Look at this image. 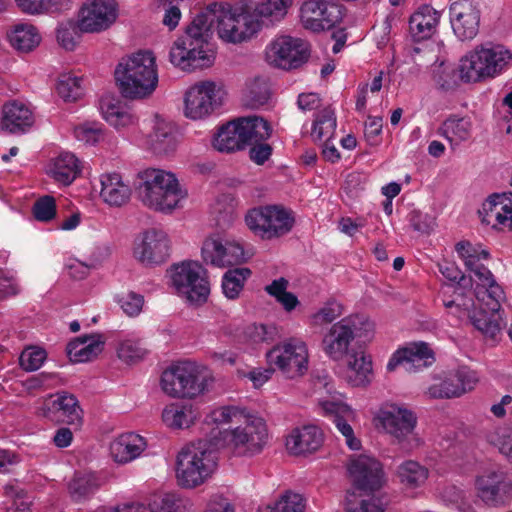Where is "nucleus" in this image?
<instances>
[{
  "label": "nucleus",
  "mask_w": 512,
  "mask_h": 512,
  "mask_svg": "<svg viewBox=\"0 0 512 512\" xmlns=\"http://www.w3.org/2000/svg\"><path fill=\"white\" fill-rule=\"evenodd\" d=\"M117 353L121 360L130 364L143 359L147 351L139 341L125 340L120 343Z\"/></svg>",
  "instance_id": "nucleus-55"
},
{
  "label": "nucleus",
  "mask_w": 512,
  "mask_h": 512,
  "mask_svg": "<svg viewBox=\"0 0 512 512\" xmlns=\"http://www.w3.org/2000/svg\"><path fill=\"white\" fill-rule=\"evenodd\" d=\"M292 3V0H265L257 6L256 12L263 22L274 24L284 19Z\"/></svg>",
  "instance_id": "nucleus-49"
},
{
  "label": "nucleus",
  "mask_w": 512,
  "mask_h": 512,
  "mask_svg": "<svg viewBox=\"0 0 512 512\" xmlns=\"http://www.w3.org/2000/svg\"><path fill=\"white\" fill-rule=\"evenodd\" d=\"M215 25L219 38L231 44H240L253 37L260 29L259 22L250 14L237 12L226 2L207 5L186 27L185 34L172 45L170 62L183 71L210 67L214 53L207 49L211 29Z\"/></svg>",
  "instance_id": "nucleus-1"
},
{
  "label": "nucleus",
  "mask_w": 512,
  "mask_h": 512,
  "mask_svg": "<svg viewBox=\"0 0 512 512\" xmlns=\"http://www.w3.org/2000/svg\"><path fill=\"white\" fill-rule=\"evenodd\" d=\"M117 18L115 0H87L78 12L77 28L84 33L107 30Z\"/></svg>",
  "instance_id": "nucleus-16"
},
{
  "label": "nucleus",
  "mask_w": 512,
  "mask_h": 512,
  "mask_svg": "<svg viewBox=\"0 0 512 512\" xmlns=\"http://www.w3.org/2000/svg\"><path fill=\"white\" fill-rule=\"evenodd\" d=\"M434 354L427 343L414 342L396 350L387 363V370L392 372L403 366L407 372H415L430 366L434 362Z\"/></svg>",
  "instance_id": "nucleus-23"
},
{
  "label": "nucleus",
  "mask_w": 512,
  "mask_h": 512,
  "mask_svg": "<svg viewBox=\"0 0 512 512\" xmlns=\"http://www.w3.org/2000/svg\"><path fill=\"white\" fill-rule=\"evenodd\" d=\"M18 7L28 14H40L49 11L57 0H15Z\"/></svg>",
  "instance_id": "nucleus-63"
},
{
  "label": "nucleus",
  "mask_w": 512,
  "mask_h": 512,
  "mask_svg": "<svg viewBox=\"0 0 512 512\" xmlns=\"http://www.w3.org/2000/svg\"><path fill=\"white\" fill-rule=\"evenodd\" d=\"M456 251L459 257L464 261L466 268L471 273V278L478 280H487V276H492L491 271L482 263L488 260L489 252L480 245H473L468 241H461L456 244Z\"/></svg>",
  "instance_id": "nucleus-27"
},
{
  "label": "nucleus",
  "mask_w": 512,
  "mask_h": 512,
  "mask_svg": "<svg viewBox=\"0 0 512 512\" xmlns=\"http://www.w3.org/2000/svg\"><path fill=\"white\" fill-rule=\"evenodd\" d=\"M309 44L302 39L281 36L266 48L267 61L278 68L291 69L300 66L309 57Z\"/></svg>",
  "instance_id": "nucleus-15"
},
{
  "label": "nucleus",
  "mask_w": 512,
  "mask_h": 512,
  "mask_svg": "<svg viewBox=\"0 0 512 512\" xmlns=\"http://www.w3.org/2000/svg\"><path fill=\"white\" fill-rule=\"evenodd\" d=\"M79 37L76 27L71 23L61 24L57 29V41L65 50H74Z\"/></svg>",
  "instance_id": "nucleus-60"
},
{
  "label": "nucleus",
  "mask_w": 512,
  "mask_h": 512,
  "mask_svg": "<svg viewBox=\"0 0 512 512\" xmlns=\"http://www.w3.org/2000/svg\"><path fill=\"white\" fill-rule=\"evenodd\" d=\"M356 325L351 318H343L332 324L324 333L321 348L325 355L334 361L344 360L355 352Z\"/></svg>",
  "instance_id": "nucleus-17"
},
{
  "label": "nucleus",
  "mask_w": 512,
  "mask_h": 512,
  "mask_svg": "<svg viewBox=\"0 0 512 512\" xmlns=\"http://www.w3.org/2000/svg\"><path fill=\"white\" fill-rule=\"evenodd\" d=\"M469 317L472 325L486 339L498 341L502 328L505 326L501 313L477 309Z\"/></svg>",
  "instance_id": "nucleus-36"
},
{
  "label": "nucleus",
  "mask_w": 512,
  "mask_h": 512,
  "mask_svg": "<svg viewBox=\"0 0 512 512\" xmlns=\"http://www.w3.org/2000/svg\"><path fill=\"white\" fill-rule=\"evenodd\" d=\"M348 472L353 485L363 491H376L386 483L382 464L369 455H358L351 458Z\"/></svg>",
  "instance_id": "nucleus-21"
},
{
  "label": "nucleus",
  "mask_w": 512,
  "mask_h": 512,
  "mask_svg": "<svg viewBox=\"0 0 512 512\" xmlns=\"http://www.w3.org/2000/svg\"><path fill=\"white\" fill-rule=\"evenodd\" d=\"M266 359L270 366L277 367L286 378L295 379L308 370V347L301 339L289 338L270 349Z\"/></svg>",
  "instance_id": "nucleus-11"
},
{
  "label": "nucleus",
  "mask_w": 512,
  "mask_h": 512,
  "mask_svg": "<svg viewBox=\"0 0 512 512\" xmlns=\"http://www.w3.org/2000/svg\"><path fill=\"white\" fill-rule=\"evenodd\" d=\"M487 440L499 451L512 459V433L505 428H496L487 434Z\"/></svg>",
  "instance_id": "nucleus-56"
},
{
  "label": "nucleus",
  "mask_w": 512,
  "mask_h": 512,
  "mask_svg": "<svg viewBox=\"0 0 512 512\" xmlns=\"http://www.w3.org/2000/svg\"><path fill=\"white\" fill-rule=\"evenodd\" d=\"M74 136L78 141L95 144L102 137V125L96 122H85L74 128Z\"/></svg>",
  "instance_id": "nucleus-57"
},
{
  "label": "nucleus",
  "mask_w": 512,
  "mask_h": 512,
  "mask_svg": "<svg viewBox=\"0 0 512 512\" xmlns=\"http://www.w3.org/2000/svg\"><path fill=\"white\" fill-rule=\"evenodd\" d=\"M147 144L154 153L159 155L173 152L177 140L172 124L164 120L157 121L153 131L148 135Z\"/></svg>",
  "instance_id": "nucleus-37"
},
{
  "label": "nucleus",
  "mask_w": 512,
  "mask_h": 512,
  "mask_svg": "<svg viewBox=\"0 0 512 512\" xmlns=\"http://www.w3.org/2000/svg\"><path fill=\"white\" fill-rule=\"evenodd\" d=\"M251 276V270L246 267L229 269L222 278V290L228 299H237L244 284Z\"/></svg>",
  "instance_id": "nucleus-46"
},
{
  "label": "nucleus",
  "mask_w": 512,
  "mask_h": 512,
  "mask_svg": "<svg viewBox=\"0 0 512 512\" xmlns=\"http://www.w3.org/2000/svg\"><path fill=\"white\" fill-rule=\"evenodd\" d=\"M100 110L103 118L117 130L134 126L138 120L128 107L111 96L101 99Z\"/></svg>",
  "instance_id": "nucleus-33"
},
{
  "label": "nucleus",
  "mask_w": 512,
  "mask_h": 512,
  "mask_svg": "<svg viewBox=\"0 0 512 512\" xmlns=\"http://www.w3.org/2000/svg\"><path fill=\"white\" fill-rule=\"evenodd\" d=\"M197 417L198 413L192 404L172 403L162 412L163 422L173 429L188 428Z\"/></svg>",
  "instance_id": "nucleus-40"
},
{
  "label": "nucleus",
  "mask_w": 512,
  "mask_h": 512,
  "mask_svg": "<svg viewBox=\"0 0 512 512\" xmlns=\"http://www.w3.org/2000/svg\"><path fill=\"white\" fill-rule=\"evenodd\" d=\"M450 22L456 37L470 41L476 37L480 25V9L474 0H457L450 6Z\"/></svg>",
  "instance_id": "nucleus-22"
},
{
  "label": "nucleus",
  "mask_w": 512,
  "mask_h": 512,
  "mask_svg": "<svg viewBox=\"0 0 512 512\" xmlns=\"http://www.w3.org/2000/svg\"><path fill=\"white\" fill-rule=\"evenodd\" d=\"M115 79L126 98H144L157 87L155 58L150 51H139L121 59L115 69Z\"/></svg>",
  "instance_id": "nucleus-3"
},
{
  "label": "nucleus",
  "mask_w": 512,
  "mask_h": 512,
  "mask_svg": "<svg viewBox=\"0 0 512 512\" xmlns=\"http://www.w3.org/2000/svg\"><path fill=\"white\" fill-rule=\"evenodd\" d=\"M215 378L204 365L181 361L165 369L161 375L163 392L177 399H195L210 390Z\"/></svg>",
  "instance_id": "nucleus-4"
},
{
  "label": "nucleus",
  "mask_w": 512,
  "mask_h": 512,
  "mask_svg": "<svg viewBox=\"0 0 512 512\" xmlns=\"http://www.w3.org/2000/svg\"><path fill=\"white\" fill-rule=\"evenodd\" d=\"M201 254L206 264L219 268L238 265L248 259L244 248L238 242L219 235L204 240Z\"/></svg>",
  "instance_id": "nucleus-18"
},
{
  "label": "nucleus",
  "mask_w": 512,
  "mask_h": 512,
  "mask_svg": "<svg viewBox=\"0 0 512 512\" xmlns=\"http://www.w3.org/2000/svg\"><path fill=\"white\" fill-rule=\"evenodd\" d=\"M34 124L31 109L23 102L13 100L2 108V127L10 133H24Z\"/></svg>",
  "instance_id": "nucleus-28"
},
{
  "label": "nucleus",
  "mask_w": 512,
  "mask_h": 512,
  "mask_svg": "<svg viewBox=\"0 0 512 512\" xmlns=\"http://www.w3.org/2000/svg\"><path fill=\"white\" fill-rule=\"evenodd\" d=\"M512 64V53L503 45L477 46L459 64L460 78L466 82L495 77Z\"/></svg>",
  "instance_id": "nucleus-7"
},
{
  "label": "nucleus",
  "mask_w": 512,
  "mask_h": 512,
  "mask_svg": "<svg viewBox=\"0 0 512 512\" xmlns=\"http://www.w3.org/2000/svg\"><path fill=\"white\" fill-rule=\"evenodd\" d=\"M294 221L292 211L279 205L253 208L245 217L248 228L262 239H273L287 234Z\"/></svg>",
  "instance_id": "nucleus-9"
},
{
  "label": "nucleus",
  "mask_w": 512,
  "mask_h": 512,
  "mask_svg": "<svg viewBox=\"0 0 512 512\" xmlns=\"http://www.w3.org/2000/svg\"><path fill=\"white\" fill-rule=\"evenodd\" d=\"M379 419L384 430L403 448L412 449L418 444V439L414 435L417 419L413 412L406 408L392 406L382 411Z\"/></svg>",
  "instance_id": "nucleus-20"
},
{
  "label": "nucleus",
  "mask_w": 512,
  "mask_h": 512,
  "mask_svg": "<svg viewBox=\"0 0 512 512\" xmlns=\"http://www.w3.org/2000/svg\"><path fill=\"white\" fill-rule=\"evenodd\" d=\"M118 303L122 310L132 317L137 316L142 311L144 298L140 294L128 292L118 297Z\"/></svg>",
  "instance_id": "nucleus-61"
},
{
  "label": "nucleus",
  "mask_w": 512,
  "mask_h": 512,
  "mask_svg": "<svg viewBox=\"0 0 512 512\" xmlns=\"http://www.w3.org/2000/svg\"><path fill=\"white\" fill-rule=\"evenodd\" d=\"M56 90L64 101H76L83 95L82 78L72 74L59 76Z\"/></svg>",
  "instance_id": "nucleus-50"
},
{
  "label": "nucleus",
  "mask_w": 512,
  "mask_h": 512,
  "mask_svg": "<svg viewBox=\"0 0 512 512\" xmlns=\"http://www.w3.org/2000/svg\"><path fill=\"white\" fill-rule=\"evenodd\" d=\"M241 131L245 147L257 142L266 141L271 135L270 124L258 116L240 118Z\"/></svg>",
  "instance_id": "nucleus-42"
},
{
  "label": "nucleus",
  "mask_w": 512,
  "mask_h": 512,
  "mask_svg": "<svg viewBox=\"0 0 512 512\" xmlns=\"http://www.w3.org/2000/svg\"><path fill=\"white\" fill-rule=\"evenodd\" d=\"M478 496L489 505H496L501 500L504 489V476L500 472L489 471L476 480Z\"/></svg>",
  "instance_id": "nucleus-39"
},
{
  "label": "nucleus",
  "mask_w": 512,
  "mask_h": 512,
  "mask_svg": "<svg viewBox=\"0 0 512 512\" xmlns=\"http://www.w3.org/2000/svg\"><path fill=\"white\" fill-rule=\"evenodd\" d=\"M386 504L376 497L358 500L355 493H348L345 499L346 512H385Z\"/></svg>",
  "instance_id": "nucleus-51"
},
{
  "label": "nucleus",
  "mask_w": 512,
  "mask_h": 512,
  "mask_svg": "<svg viewBox=\"0 0 512 512\" xmlns=\"http://www.w3.org/2000/svg\"><path fill=\"white\" fill-rule=\"evenodd\" d=\"M410 225L415 231L423 234H429L435 226V219L420 211H412L409 215Z\"/></svg>",
  "instance_id": "nucleus-62"
},
{
  "label": "nucleus",
  "mask_w": 512,
  "mask_h": 512,
  "mask_svg": "<svg viewBox=\"0 0 512 512\" xmlns=\"http://www.w3.org/2000/svg\"><path fill=\"white\" fill-rule=\"evenodd\" d=\"M426 394L433 399L459 397L463 394V388L459 387L455 372L450 374L441 383L430 386Z\"/></svg>",
  "instance_id": "nucleus-52"
},
{
  "label": "nucleus",
  "mask_w": 512,
  "mask_h": 512,
  "mask_svg": "<svg viewBox=\"0 0 512 512\" xmlns=\"http://www.w3.org/2000/svg\"><path fill=\"white\" fill-rule=\"evenodd\" d=\"M225 96L226 90L222 81H198L184 94L183 113L191 120L205 119L222 106Z\"/></svg>",
  "instance_id": "nucleus-8"
},
{
  "label": "nucleus",
  "mask_w": 512,
  "mask_h": 512,
  "mask_svg": "<svg viewBox=\"0 0 512 512\" xmlns=\"http://www.w3.org/2000/svg\"><path fill=\"white\" fill-rule=\"evenodd\" d=\"M100 487V481L94 473H76L68 485L71 497L80 501L92 495Z\"/></svg>",
  "instance_id": "nucleus-44"
},
{
  "label": "nucleus",
  "mask_w": 512,
  "mask_h": 512,
  "mask_svg": "<svg viewBox=\"0 0 512 512\" xmlns=\"http://www.w3.org/2000/svg\"><path fill=\"white\" fill-rule=\"evenodd\" d=\"M214 147L220 152H233L245 148L239 119L220 128L214 139Z\"/></svg>",
  "instance_id": "nucleus-41"
},
{
  "label": "nucleus",
  "mask_w": 512,
  "mask_h": 512,
  "mask_svg": "<svg viewBox=\"0 0 512 512\" xmlns=\"http://www.w3.org/2000/svg\"><path fill=\"white\" fill-rule=\"evenodd\" d=\"M205 422L217 430L213 436L215 444L236 456L259 454L268 440L265 421L239 406L216 407L207 414Z\"/></svg>",
  "instance_id": "nucleus-2"
},
{
  "label": "nucleus",
  "mask_w": 512,
  "mask_h": 512,
  "mask_svg": "<svg viewBox=\"0 0 512 512\" xmlns=\"http://www.w3.org/2000/svg\"><path fill=\"white\" fill-rule=\"evenodd\" d=\"M47 357L46 351L42 348L31 347L24 350L19 357L21 368L27 372L38 370Z\"/></svg>",
  "instance_id": "nucleus-54"
},
{
  "label": "nucleus",
  "mask_w": 512,
  "mask_h": 512,
  "mask_svg": "<svg viewBox=\"0 0 512 512\" xmlns=\"http://www.w3.org/2000/svg\"><path fill=\"white\" fill-rule=\"evenodd\" d=\"M32 210L36 220L48 222L56 215L55 199L49 195L43 196L34 203Z\"/></svg>",
  "instance_id": "nucleus-58"
},
{
  "label": "nucleus",
  "mask_w": 512,
  "mask_h": 512,
  "mask_svg": "<svg viewBox=\"0 0 512 512\" xmlns=\"http://www.w3.org/2000/svg\"><path fill=\"white\" fill-rule=\"evenodd\" d=\"M343 17V6L335 0H307L300 7V21L312 32L335 27Z\"/></svg>",
  "instance_id": "nucleus-14"
},
{
  "label": "nucleus",
  "mask_w": 512,
  "mask_h": 512,
  "mask_svg": "<svg viewBox=\"0 0 512 512\" xmlns=\"http://www.w3.org/2000/svg\"><path fill=\"white\" fill-rule=\"evenodd\" d=\"M170 279L177 293L190 303L207 300L210 287L205 269L195 261H184L171 267Z\"/></svg>",
  "instance_id": "nucleus-10"
},
{
  "label": "nucleus",
  "mask_w": 512,
  "mask_h": 512,
  "mask_svg": "<svg viewBox=\"0 0 512 512\" xmlns=\"http://www.w3.org/2000/svg\"><path fill=\"white\" fill-rule=\"evenodd\" d=\"M487 278V280H478L475 286L478 309L501 313V303L505 299V293L493 275Z\"/></svg>",
  "instance_id": "nucleus-34"
},
{
  "label": "nucleus",
  "mask_w": 512,
  "mask_h": 512,
  "mask_svg": "<svg viewBox=\"0 0 512 512\" xmlns=\"http://www.w3.org/2000/svg\"><path fill=\"white\" fill-rule=\"evenodd\" d=\"M343 313V305L335 300H330L311 316V324L314 326H322L332 323L342 316Z\"/></svg>",
  "instance_id": "nucleus-53"
},
{
  "label": "nucleus",
  "mask_w": 512,
  "mask_h": 512,
  "mask_svg": "<svg viewBox=\"0 0 512 512\" xmlns=\"http://www.w3.org/2000/svg\"><path fill=\"white\" fill-rule=\"evenodd\" d=\"M397 474L400 482L410 488L424 484L428 478L427 468L412 460L405 461L399 465Z\"/></svg>",
  "instance_id": "nucleus-47"
},
{
  "label": "nucleus",
  "mask_w": 512,
  "mask_h": 512,
  "mask_svg": "<svg viewBox=\"0 0 512 512\" xmlns=\"http://www.w3.org/2000/svg\"><path fill=\"white\" fill-rule=\"evenodd\" d=\"M315 386L319 389H326L327 393L331 395L328 399L321 398L319 405L326 415L332 417L337 430L345 437L347 446L351 450H359L361 448V441L355 437L354 430L350 425V421L354 419L353 410L343 403L340 394H333V386L328 382V377H318Z\"/></svg>",
  "instance_id": "nucleus-12"
},
{
  "label": "nucleus",
  "mask_w": 512,
  "mask_h": 512,
  "mask_svg": "<svg viewBox=\"0 0 512 512\" xmlns=\"http://www.w3.org/2000/svg\"><path fill=\"white\" fill-rule=\"evenodd\" d=\"M324 435L315 425L295 428L286 439L287 449L295 454H307L317 451L323 444Z\"/></svg>",
  "instance_id": "nucleus-26"
},
{
  "label": "nucleus",
  "mask_w": 512,
  "mask_h": 512,
  "mask_svg": "<svg viewBox=\"0 0 512 512\" xmlns=\"http://www.w3.org/2000/svg\"><path fill=\"white\" fill-rule=\"evenodd\" d=\"M217 468V457L206 441L190 443L177 456L176 475L183 487L203 484Z\"/></svg>",
  "instance_id": "nucleus-6"
},
{
  "label": "nucleus",
  "mask_w": 512,
  "mask_h": 512,
  "mask_svg": "<svg viewBox=\"0 0 512 512\" xmlns=\"http://www.w3.org/2000/svg\"><path fill=\"white\" fill-rule=\"evenodd\" d=\"M336 129V117L334 110L325 107L320 110L314 119L311 136L314 141L330 140Z\"/></svg>",
  "instance_id": "nucleus-45"
},
{
  "label": "nucleus",
  "mask_w": 512,
  "mask_h": 512,
  "mask_svg": "<svg viewBox=\"0 0 512 512\" xmlns=\"http://www.w3.org/2000/svg\"><path fill=\"white\" fill-rule=\"evenodd\" d=\"M455 375L456 380L459 382V387L463 388V394L471 391L478 382L476 372L467 367H460L455 371Z\"/></svg>",
  "instance_id": "nucleus-64"
},
{
  "label": "nucleus",
  "mask_w": 512,
  "mask_h": 512,
  "mask_svg": "<svg viewBox=\"0 0 512 512\" xmlns=\"http://www.w3.org/2000/svg\"><path fill=\"white\" fill-rule=\"evenodd\" d=\"M305 500L297 493H287L276 502L275 512H304Z\"/></svg>",
  "instance_id": "nucleus-59"
},
{
  "label": "nucleus",
  "mask_w": 512,
  "mask_h": 512,
  "mask_svg": "<svg viewBox=\"0 0 512 512\" xmlns=\"http://www.w3.org/2000/svg\"><path fill=\"white\" fill-rule=\"evenodd\" d=\"M344 359L346 362L340 370V376L347 384L364 387L371 382L373 369L370 356L362 350H356Z\"/></svg>",
  "instance_id": "nucleus-25"
},
{
  "label": "nucleus",
  "mask_w": 512,
  "mask_h": 512,
  "mask_svg": "<svg viewBox=\"0 0 512 512\" xmlns=\"http://www.w3.org/2000/svg\"><path fill=\"white\" fill-rule=\"evenodd\" d=\"M38 414L52 422L80 426L83 421V410L78 399L67 392L50 395L43 400Z\"/></svg>",
  "instance_id": "nucleus-19"
},
{
  "label": "nucleus",
  "mask_w": 512,
  "mask_h": 512,
  "mask_svg": "<svg viewBox=\"0 0 512 512\" xmlns=\"http://www.w3.org/2000/svg\"><path fill=\"white\" fill-rule=\"evenodd\" d=\"M11 45L19 51L28 52L39 45L41 36L30 24H18L9 34Z\"/></svg>",
  "instance_id": "nucleus-43"
},
{
  "label": "nucleus",
  "mask_w": 512,
  "mask_h": 512,
  "mask_svg": "<svg viewBox=\"0 0 512 512\" xmlns=\"http://www.w3.org/2000/svg\"><path fill=\"white\" fill-rule=\"evenodd\" d=\"M49 173L58 183L69 185L80 173L79 160L74 154L63 152L53 159Z\"/></svg>",
  "instance_id": "nucleus-38"
},
{
  "label": "nucleus",
  "mask_w": 512,
  "mask_h": 512,
  "mask_svg": "<svg viewBox=\"0 0 512 512\" xmlns=\"http://www.w3.org/2000/svg\"><path fill=\"white\" fill-rule=\"evenodd\" d=\"M104 340L99 334L84 335L70 341L66 347L72 362L83 363L95 359L104 348Z\"/></svg>",
  "instance_id": "nucleus-31"
},
{
  "label": "nucleus",
  "mask_w": 512,
  "mask_h": 512,
  "mask_svg": "<svg viewBox=\"0 0 512 512\" xmlns=\"http://www.w3.org/2000/svg\"><path fill=\"white\" fill-rule=\"evenodd\" d=\"M473 124L470 118L450 115L440 126L439 134L449 141L452 148L468 141L472 135Z\"/></svg>",
  "instance_id": "nucleus-35"
},
{
  "label": "nucleus",
  "mask_w": 512,
  "mask_h": 512,
  "mask_svg": "<svg viewBox=\"0 0 512 512\" xmlns=\"http://www.w3.org/2000/svg\"><path fill=\"white\" fill-rule=\"evenodd\" d=\"M171 243L167 233L148 229L137 236L133 244V257L145 267L161 265L170 256Z\"/></svg>",
  "instance_id": "nucleus-13"
},
{
  "label": "nucleus",
  "mask_w": 512,
  "mask_h": 512,
  "mask_svg": "<svg viewBox=\"0 0 512 512\" xmlns=\"http://www.w3.org/2000/svg\"><path fill=\"white\" fill-rule=\"evenodd\" d=\"M145 439L136 433H124L115 438L110 444V454L117 463H128L146 449Z\"/></svg>",
  "instance_id": "nucleus-30"
},
{
  "label": "nucleus",
  "mask_w": 512,
  "mask_h": 512,
  "mask_svg": "<svg viewBox=\"0 0 512 512\" xmlns=\"http://www.w3.org/2000/svg\"><path fill=\"white\" fill-rule=\"evenodd\" d=\"M440 12L429 5L421 6L409 19V33L414 41L429 39L439 24Z\"/></svg>",
  "instance_id": "nucleus-29"
},
{
  "label": "nucleus",
  "mask_w": 512,
  "mask_h": 512,
  "mask_svg": "<svg viewBox=\"0 0 512 512\" xmlns=\"http://www.w3.org/2000/svg\"><path fill=\"white\" fill-rule=\"evenodd\" d=\"M137 194L150 209L171 212L187 197L174 174L161 169H146L139 173Z\"/></svg>",
  "instance_id": "nucleus-5"
},
{
  "label": "nucleus",
  "mask_w": 512,
  "mask_h": 512,
  "mask_svg": "<svg viewBox=\"0 0 512 512\" xmlns=\"http://www.w3.org/2000/svg\"><path fill=\"white\" fill-rule=\"evenodd\" d=\"M100 185V197L109 206L120 207L130 199L131 189L118 173L102 174Z\"/></svg>",
  "instance_id": "nucleus-32"
},
{
  "label": "nucleus",
  "mask_w": 512,
  "mask_h": 512,
  "mask_svg": "<svg viewBox=\"0 0 512 512\" xmlns=\"http://www.w3.org/2000/svg\"><path fill=\"white\" fill-rule=\"evenodd\" d=\"M479 214L483 224L497 231L512 230V203L504 196H490Z\"/></svg>",
  "instance_id": "nucleus-24"
},
{
  "label": "nucleus",
  "mask_w": 512,
  "mask_h": 512,
  "mask_svg": "<svg viewBox=\"0 0 512 512\" xmlns=\"http://www.w3.org/2000/svg\"><path fill=\"white\" fill-rule=\"evenodd\" d=\"M126 512H174L176 509V497L174 494L154 495L148 506L136 503L123 506Z\"/></svg>",
  "instance_id": "nucleus-48"
}]
</instances>
